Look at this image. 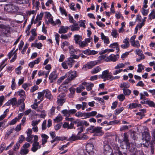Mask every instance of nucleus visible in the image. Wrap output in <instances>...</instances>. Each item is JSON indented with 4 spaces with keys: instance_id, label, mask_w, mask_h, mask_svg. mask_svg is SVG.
Masks as SVG:
<instances>
[{
    "instance_id": "f257e3e1",
    "label": "nucleus",
    "mask_w": 155,
    "mask_h": 155,
    "mask_svg": "<svg viewBox=\"0 0 155 155\" xmlns=\"http://www.w3.org/2000/svg\"><path fill=\"white\" fill-rule=\"evenodd\" d=\"M66 74L68 78L64 82V84H68L78 76V74L77 71H70Z\"/></svg>"
},
{
    "instance_id": "f03ea898",
    "label": "nucleus",
    "mask_w": 155,
    "mask_h": 155,
    "mask_svg": "<svg viewBox=\"0 0 155 155\" xmlns=\"http://www.w3.org/2000/svg\"><path fill=\"white\" fill-rule=\"evenodd\" d=\"M19 8L12 4L6 5L4 7L5 10L12 13H16L18 10Z\"/></svg>"
},
{
    "instance_id": "7ed1b4c3",
    "label": "nucleus",
    "mask_w": 155,
    "mask_h": 155,
    "mask_svg": "<svg viewBox=\"0 0 155 155\" xmlns=\"http://www.w3.org/2000/svg\"><path fill=\"white\" fill-rule=\"evenodd\" d=\"M109 74V70L104 71L102 72L101 74L99 75V78L103 79L104 81H105L107 80H110L111 74Z\"/></svg>"
},
{
    "instance_id": "20e7f679",
    "label": "nucleus",
    "mask_w": 155,
    "mask_h": 155,
    "mask_svg": "<svg viewBox=\"0 0 155 155\" xmlns=\"http://www.w3.org/2000/svg\"><path fill=\"white\" fill-rule=\"evenodd\" d=\"M79 56L75 55H71L70 57L66 60V63L70 68L72 67L75 61L73 59H78Z\"/></svg>"
},
{
    "instance_id": "39448f33",
    "label": "nucleus",
    "mask_w": 155,
    "mask_h": 155,
    "mask_svg": "<svg viewBox=\"0 0 155 155\" xmlns=\"http://www.w3.org/2000/svg\"><path fill=\"white\" fill-rule=\"evenodd\" d=\"M45 18L46 23V24H50L52 25H54V21L53 20V17L49 12H45Z\"/></svg>"
},
{
    "instance_id": "423d86ee",
    "label": "nucleus",
    "mask_w": 155,
    "mask_h": 155,
    "mask_svg": "<svg viewBox=\"0 0 155 155\" xmlns=\"http://www.w3.org/2000/svg\"><path fill=\"white\" fill-rule=\"evenodd\" d=\"M100 63L99 61H91L87 63L83 67V68L87 69H91L93 68L96 65L100 64Z\"/></svg>"
},
{
    "instance_id": "0eeeda50",
    "label": "nucleus",
    "mask_w": 155,
    "mask_h": 155,
    "mask_svg": "<svg viewBox=\"0 0 155 155\" xmlns=\"http://www.w3.org/2000/svg\"><path fill=\"white\" fill-rule=\"evenodd\" d=\"M112 150L109 145H104V153L105 155H112Z\"/></svg>"
},
{
    "instance_id": "6e6552de",
    "label": "nucleus",
    "mask_w": 155,
    "mask_h": 155,
    "mask_svg": "<svg viewBox=\"0 0 155 155\" xmlns=\"http://www.w3.org/2000/svg\"><path fill=\"white\" fill-rule=\"evenodd\" d=\"M119 58V56L117 55L111 54L107 57L105 59L106 62L112 61L115 62Z\"/></svg>"
},
{
    "instance_id": "1a4fd4ad",
    "label": "nucleus",
    "mask_w": 155,
    "mask_h": 155,
    "mask_svg": "<svg viewBox=\"0 0 155 155\" xmlns=\"http://www.w3.org/2000/svg\"><path fill=\"white\" fill-rule=\"evenodd\" d=\"M86 150L87 151L89 154L91 155L93 153V155H94V146L93 144L91 143H88L86 146Z\"/></svg>"
},
{
    "instance_id": "9d476101",
    "label": "nucleus",
    "mask_w": 155,
    "mask_h": 155,
    "mask_svg": "<svg viewBox=\"0 0 155 155\" xmlns=\"http://www.w3.org/2000/svg\"><path fill=\"white\" fill-rule=\"evenodd\" d=\"M118 142L123 145V144H125L127 147H130V144L129 142L128 137L127 135V134L124 133V137L123 140L121 141L119 139H118Z\"/></svg>"
},
{
    "instance_id": "9b49d317",
    "label": "nucleus",
    "mask_w": 155,
    "mask_h": 155,
    "mask_svg": "<svg viewBox=\"0 0 155 155\" xmlns=\"http://www.w3.org/2000/svg\"><path fill=\"white\" fill-rule=\"evenodd\" d=\"M6 106L12 105L13 107L17 105V99L15 97H13L9 100L5 104Z\"/></svg>"
},
{
    "instance_id": "f8f14e48",
    "label": "nucleus",
    "mask_w": 155,
    "mask_h": 155,
    "mask_svg": "<svg viewBox=\"0 0 155 155\" xmlns=\"http://www.w3.org/2000/svg\"><path fill=\"white\" fill-rule=\"evenodd\" d=\"M140 111L136 114L137 118L139 119H142L145 116L144 114L146 112V109H143L140 110Z\"/></svg>"
},
{
    "instance_id": "ddd939ff",
    "label": "nucleus",
    "mask_w": 155,
    "mask_h": 155,
    "mask_svg": "<svg viewBox=\"0 0 155 155\" xmlns=\"http://www.w3.org/2000/svg\"><path fill=\"white\" fill-rule=\"evenodd\" d=\"M57 78V75L56 74V72L55 71H53L50 74L49 78L50 80V82L52 83L54 81H55Z\"/></svg>"
},
{
    "instance_id": "4468645a",
    "label": "nucleus",
    "mask_w": 155,
    "mask_h": 155,
    "mask_svg": "<svg viewBox=\"0 0 155 155\" xmlns=\"http://www.w3.org/2000/svg\"><path fill=\"white\" fill-rule=\"evenodd\" d=\"M142 140L148 142L150 140V134L147 132H144L142 134Z\"/></svg>"
},
{
    "instance_id": "2eb2a0df",
    "label": "nucleus",
    "mask_w": 155,
    "mask_h": 155,
    "mask_svg": "<svg viewBox=\"0 0 155 155\" xmlns=\"http://www.w3.org/2000/svg\"><path fill=\"white\" fill-rule=\"evenodd\" d=\"M102 128V127H97L94 128L92 132L97 134V136L101 135L103 134L101 130Z\"/></svg>"
},
{
    "instance_id": "dca6fc26",
    "label": "nucleus",
    "mask_w": 155,
    "mask_h": 155,
    "mask_svg": "<svg viewBox=\"0 0 155 155\" xmlns=\"http://www.w3.org/2000/svg\"><path fill=\"white\" fill-rule=\"evenodd\" d=\"M43 0H32L33 7L35 8L36 10L39 9L40 7V1L41 2Z\"/></svg>"
},
{
    "instance_id": "f3484780",
    "label": "nucleus",
    "mask_w": 155,
    "mask_h": 155,
    "mask_svg": "<svg viewBox=\"0 0 155 155\" xmlns=\"http://www.w3.org/2000/svg\"><path fill=\"white\" fill-rule=\"evenodd\" d=\"M41 147L39 142H34L32 144V147L31 150L33 152H35L38 149H40Z\"/></svg>"
},
{
    "instance_id": "a211bd4d",
    "label": "nucleus",
    "mask_w": 155,
    "mask_h": 155,
    "mask_svg": "<svg viewBox=\"0 0 155 155\" xmlns=\"http://www.w3.org/2000/svg\"><path fill=\"white\" fill-rule=\"evenodd\" d=\"M82 84L85 86L87 91H91L92 90V87L94 85V84L91 82L87 83L86 82H84L82 83Z\"/></svg>"
},
{
    "instance_id": "6ab92c4d",
    "label": "nucleus",
    "mask_w": 155,
    "mask_h": 155,
    "mask_svg": "<svg viewBox=\"0 0 155 155\" xmlns=\"http://www.w3.org/2000/svg\"><path fill=\"white\" fill-rule=\"evenodd\" d=\"M45 94V97L50 100H51L53 98V96L51 92L48 89L43 90Z\"/></svg>"
},
{
    "instance_id": "aec40b11",
    "label": "nucleus",
    "mask_w": 155,
    "mask_h": 155,
    "mask_svg": "<svg viewBox=\"0 0 155 155\" xmlns=\"http://www.w3.org/2000/svg\"><path fill=\"white\" fill-rule=\"evenodd\" d=\"M69 28H71V31H78L79 30L80 28L78 24L76 23H75V24H73V25H70Z\"/></svg>"
},
{
    "instance_id": "412c9836",
    "label": "nucleus",
    "mask_w": 155,
    "mask_h": 155,
    "mask_svg": "<svg viewBox=\"0 0 155 155\" xmlns=\"http://www.w3.org/2000/svg\"><path fill=\"white\" fill-rule=\"evenodd\" d=\"M123 43L124 44L121 45V47L122 48L126 49L129 47L130 44L127 38L123 40Z\"/></svg>"
},
{
    "instance_id": "4be33fe9",
    "label": "nucleus",
    "mask_w": 155,
    "mask_h": 155,
    "mask_svg": "<svg viewBox=\"0 0 155 155\" xmlns=\"http://www.w3.org/2000/svg\"><path fill=\"white\" fill-rule=\"evenodd\" d=\"M128 106V108L130 109L136 108L137 107H141V104L137 103H130L129 105Z\"/></svg>"
},
{
    "instance_id": "5701e85b",
    "label": "nucleus",
    "mask_w": 155,
    "mask_h": 155,
    "mask_svg": "<svg viewBox=\"0 0 155 155\" xmlns=\"http://www.w3.org/2000/svg\"><path fill=\"white\" fill-rule=\"evenodd\" d=\"M101 39L103 40L104 43L105 44H108L110 43L109 39L108 37L105 36L103 32L101 34Z\"/></svg>"
},
{
    "instance_id": "b1692460",
    "label": "nucleus",
    "mask_w": 155,
    "mask_h": 155,
    "mask_svg": "<svg viewBox=\"0 0 155 155\" xmlns=\"http://www.w3.org/2000/svg\"><path fill=\"white\" fill-rule=\"evenodd\" d=\"M74 40L76 44H78L82 40V37L79 35H75L74 36Z\"/></svg>"
},
{
    "instance_id": "393cba45",
    "label": "nucleus",
    "mask_w": 155,
    "mask_h": 155,
    "mask_svg": "<svg viewBox=\"0 0 155 155\" xmlns=\"http://www.w3.org/2000/svg\"><path fill=\"white\" fill-rule=\"evenodd\" d=\"M69 27L68 26H62L59 28L58 32L60 34L65 33L67 31Z\"/></svg>"
},
{
    "instance_id": "a878e982",
    "label": "nucleus",
    "mask_w": 155,
    "mask_h": 155,
    "mask_svg": "<svg viewBox=\"0 0 155 155\" xmlns=\"http://www.w3.org/2000/svg\"><path fill=\"white\" fill-rule=\"evenodd\" d=\"M89 125V123L87 121L85 120L79 121L77 123V127L85 126L86 127L88 126Z\"/></svg>"
},
{
    "instance_id": "bb28decb",
    "label": "nucleus",
    "mask_w": 155,
    "mask_h": 155,
    "mask_svg": "<svg viewBox=\"0 0 155 155\" xmlns=\"http://www.w3.org/2000/svg\"><path fill=\"white\" fill-rule=\"evenodd\" d=\"M18 94L23 100H25L26 98L25 92L23 90H20L17 92Z\"/></svg>"
},
{
    "instance_id": "cd10ccee",
    "label": "nucleus",
    "mask_w": 155,
    "mask_h": 155,
    "mask_svg": "<svg viewBox=\"0 0 155 155\" xmlns=\"http://www.w3.org/2000/svg\"><path fill=\"white\" fill-rule=\"evenodd\" d=\"M41 137L42 139V145H44L47 142V140L48 138V136L47 135L42 134H41Z\"/></svg>"
},
{
    "instance_id": "c85d7f7f",
    "label": "nucleus",
    "mask_w": 155,
    "mask_h": 155,
    "mask_svg": "<svg viewBox=\"0 0 155 155\" xmlns=\"http://www.w3.org/2000/svg\"><path fill=\"white\" fill-rule=\"evenodd\" d=\"M101 68L100 66H98L92 70L91 73L93 74L100 72L101 70Z\"/></svg>"
},
{
    "instance_id": "c756f323",
    "label": "nucleus",
    "mask_w": 155,
    "mask_h": 155,
    "mask_svg": "<svg viewBox=\"0 0 155 155\" xmlns=\"http://www.w3.org/2000/svg\"><path fill=\"white\" fill-rule=\"evenodd\" d=\"M111 35L114 38H117L119 37V34L117 31L115 29H113L112 30Z\"/></svg>"
},
{
    "instance_id": "7c9ffc66",
    "label": "nucleus",
    "mask_w": 155,
    "mask_h": 155,
    "mask_svg": "<svg viewBox=\"0 0 155 155\" xmlns=\"http://www.w3.org/2000/svg\"><path fill=\"white\" fill-rule=\"evenodd\" d=\"M130 84L128 82H122L120 84L119 86L120 88H128L130 87Z\"/></svg>"
},
{
    "instance_id": "2f4dec72",
    "label": "nucleus",
    "mask_w": 155,
    "mask_h": 155,
    "mask_svg": "<svg viewBox=\"0 0 155 155\" xmlns=\"http://www.w3.org/2000/svg\"><path fill=\"white\" fill-rule=\"evenodd\" d=\"M80 139V137L78 135H76L72 134V135L69 138V141H75Z\"/></svg>"
},
{
    "instance_id": "473e14b6",
    "label": "nucleus",
    "mask_w": 155,
    "mask_h": 155,
    "mask_svg": "<svg viewBox=\"0 0 155 155\" xmlns=\"http://www.w3.org/2000/svg\"><path fill=\"white\" fill-rule=\"evenodd\" d=\"M72 33L70 32L67 34H62L61 35V38L64 39H67L69 38L71 36Z\"/></svg>"
},
{
    "instance_id": "72a5a7b5",
    "label": "nucleus",
    "mask_w": 155,
    "mask_h": 155,
    "mask_svg": "<svg viewBox=\"0 0 155 155\" xmlns=\"http://www.w3.org/2000/svg\"><path fill=\"white\" fill-rule=\"evenodd\" d=\"M123 94L125 96H129L131 93V90L128 88H123Z\"/></svg>"
},
{
    "instance_id": "f704fd0d",
    "label": "nucleus",
    "mask_w": 155,
    "mask_h": 155,
    "mask_svg": "<svg viewBox=\"0 0 155 155\" xmlns=\"http://www.w3.org/2000/svg\"><path fill=\"white\" fill-rule=\"evenodd\" d=\"M109 47L113 48H115L116 50H117V52L119 51V48L117 42H115L111 44L109 46Z\"/></svg>"
},
{
    "instance_id": "c9c22d12",
    "label": "nucleus",
    "mask_w": 155,
    "mask_h": 155,
    "mask_svg": "<svg viewBox=\"0 0 155 155\" xmlns=\"http://www.w3.org/2000/svg\"><path fill=\"white\" fill-rule=\"evenodd\" d=\"M57 103L58 104L59 106H62L65 101V99H60L57 98Z\"/></svg>"
},
{
    "instance_id": "e433bc0d",
    "label": "nucleus",
    "mask_w": 155,
    "mask_h": 155,
    "mask_svg": "<svg viewBox=\"0 0 155 155\" xmlns=\"http://www.w3.org/2000/svg\"><path fill=\"white\" fill-rule=\"evenodd\" d=\"M68 84H64L63 82V84L59 87L58 89V91H60L65 90L68 88V86H66L65 85Z\"/></svg>"
},
{
    "instance_id": "4c0bfd02",
    "label": "nucleus",
    "mask_w": 155,
    "mask_h": 155,
    "mask_svg": "<svg viewBox=\"0 0 155 155\" xmlns=\"http://www.w3.org/2000/svg\"><path fill=\"white\" fill-rule=\"evenodd\" d=\"M38 98L39 100H41V101H42L43 100V97H44V91H43L41 92H38Z\"/></svg>"
},
{
    "instance_id": "58836bf2",
    "label": "nucleus",
    "mask_w": 155,
    "mask_h": 155,
    "mask_svg": "<svg viewBox=\"0 0 155 155\" xmlns=\"http://www.w3.org/2000/svg\"><path fill=\"white\" fill-rule=\"evenodd\" d=\"M145 102L146 104H148L150 106L155 107V104L153 101L146 99Z\"/></svg>"
},
{
    "instance_id": "ea45409f",
    "label": "nucleus",
    "mask_w": 155,
    "mask_h": 155,
    "mask_svg": "<svg viewBox=\"0 0 155 155\" xmlns=\"http://www.w3.org/2000/svg\"><path fill=\"white\" fill-rule=\"evenodd\" d=\"M69 50V52L71 55H74L76 51L74 48L72 46H70L68 47Z\"/></svg>"
},
{
    "instance_id": "a19ab883",
    "label": "nucleus",
    "mask_w": 155,
    "mask_h": 155,
    "mask_svg": "<svg viewBox=\"0 0 155 155\" xmlns=\"http://www.w3.org/2000/svg\"><path fill=\"white\" fill-rule=\"evenodd\" d=\"M126 64V63H120L118 64L117 66L115 67V69H117L124 68Z\"/></svg>"
},
{
    "instance_id": "79ce46f5",
    "label": "nucleus",
    "mask_w": 155,
    "mask_h": 155,
    "mask_svg": "<svg viewBox=\"0 0 155 155\" xmlns=\"http://www.w3.org/2000/svg\"><path fill=\"white\" fill-rule=\"evenodd\" d=\"M43 13L41 12L40 14L39 15H38L35 19V21L34 22V24L36 23V21H38L42 20V17L43 16Z\"/></svg>"
},
{
    "instance_id": "37998d69",
    "label": "nucleus",
    "mask_w": 155,
    "mask_h": 155,
    "mask_svg": "<svg viewBox=\"0 0 155 155\" xmlns=\"http://www.w3.org/2000/svg\"><path fill=\"white\" fill-rule=\"evenodd\" d=\"M15 1L17 3L24 4L28 3L29 0H16Z\"/></svg>"
},
{
    "instance_id": "c03bdc74",
    "label": "nucleus",
    "mask_w": 155,
    "mask_h": 155,
    "mask_svg": "<svg viewBox=\"0 0 155 155\" xmlns=\"http://www.w3.org/2000/svg\"><path fill=\"white\" fill-rule=\"evenodd\" d=\"M63 117L60 114L58 115L57 117L54 119V121L56 123H58L62 120Z\"/></svg>"
},
{
    "instance_id": "a18cd8bd",
    "label": "nucleus",
    "mask_w": 155,
    "mask_h": 155,
    "mask_svg": "<svg viewBox=\"0 0 155 155\" xmlns=\"http://www.w3.org/2000/svg\"><path fill=\"white\" fill-rule=\"evenodd\" d=\"M113 149L117 150L119 155H122V153L119 150V148L117 144H114L113 145Z\"/></svg>"
},
{
    "instance_id": "49530a36",
    "label": "nucleus",
    "mask_w": 155,
    "mask_h": 155,
    "mask_svg": "<svg viewBox=\"0 0 155 155\" xmlns=\"http://www.w3.org/2000/svg\"><path fill=\"white\" fill-rule=\"evenodd\" d=\"M31 46L36 47L37 48L40 49L42 46V45L41 43H32Z\"/></svg>"
},
{
    "instance_id": "de8ad7c7",
    "label": "nucleus",
    "mask_w": 155,
    "mask_h": 155,
    "mask_svg": "<svg viewBox=\"0 0 155 155\" xmlns=\"http://www.w3.org/2000/svg\"><path fill=\"white\" fill-rule=\"evenodd\" d=\"M61 113L64 116L69 117L70 116L69 110L67 109H64L61 111Z\"/></svg>"
},
{
    "instance_id": "09e8293b",
    "label": "nucleus",
    "mask_w": 155,
    "mask_h": 155,
    "mask_svg": "<svg viewBox=\"0 0 155 155\" xmlns=\"http://www.w3.org/2000/svg\"><path fill=\"white\" fill-rule=\"evenodd\" d=\"M78 44L79 45L80 47L81 48H84L85 47L87 46L88 45V44L87 43V42L84 41H81Z\"/></svg>"
},
{
    "instance_id": "8fccbe9b",
    "label": "nucleus",
    "mask_w": 155,
    "mask_h": 155,
    "mask_svg": "<svg viewBox=\"0 0 155 155\" xmlns=\"http://www.w3.org/2000/svg\"><path fill=\"white\" fill-rule=\"evenodd\" d=\"M7 60V58H6L4 60H3L1 62L0 65V70L2 71V69L5 67L6 65V64L4 65L5 62H6Z\"/></svg>"
},
{
    "instance_id": "3c124183",
    "label": "nucleus",
    "mask_w": 155,
    "mask_h": 155,
    "mask_svg": "<svg viewBox=\"0 0 155 155\" xmlns=\"http://www.w3.org/2000/svg\"><path fill=\"white\" fill-rule=\"evenodd\" d=\"M34 135H27V137L26 138V140L28 142L32 143V139L33 138Z\"/></svg>"
},
{
    "instance_id": "603ef678",
    "label": "nucleus",
    "mask_w": 155,
    "mask_h": 155,
    "mask_svg": "<svg viewBox=\"0 0 155 155\" xmlns=\"http://www.w3.org/2000/svg\"><path fill=\"white\" fill-rule=\"evenodd\" d=\"M135 51L136 54L139 56H144L141 50L138 49H137Z\"/></svg>"
},
{
    "instance_id": "864d4df0",
    "label": "nucleus",
    "mask_w": 155,
    "mask_h": 155,
    "mask_svg": "<svg viewBox=\"0 0 155 155\" xmlns=\"http://www.w3.org/2000/svg\"><path fill=\"white\" fill-rule=\"evenodd\" d=\"M14 130V128L13 127H11L9 129L6 133V136H8L10 135L11 133H13Z\"/></svg>"
},
{
    "instance_id": "5fc2aeb1",
    "label": "nucleus",
    "mask_w": 155,
    "mask_h": 155,
    "mask_svg": "<svg viewBox=\"0 0 155 155\" xmlns=\"http://www.w3.org/2000/svg\"><path fill=\"white\" fill-rule=\"evenodd\" d=\"M15 79L13 78L12 81L11 88L12 90H15L16 87V84L15 82Z\"/></svg>"
},
{
    "instance_id": "6e6d98bb",
    "label": "nucleus",
    "mask_w": 155,
    "mask_h": 155,
    "mask_svg": "<svg viewBox=\"0 0 155 155\" xmlns=\"http://www.w3.org/2000/svg\"><path fill=\"white\" fill-rule=\"evenodd\" d=\"M117 98L120 101H122L125 99V97L123 94H120L117 96Z\"/></svg>"
},
{
    "instance_id": "4d7b16f0",
    "label": "nucleus",
    "mask_w": 155,
    "mask_h": 155,
    "mask_svg": "<svg viewBox=\"0 0 155 155\" xmlns=\"http://www.w3.org/2000/svg\"><path fill=\"white\" fill-rule=\"evenodd\" d=\"M124 109L123 107H121L119 109H117L115 110V114L116 115H118L121 113Z\"/></svg>"
},
{
    "instance_id": "13d9d810",
    "label": "nucleus",
    "mask_w": 155,
    "mask_h": 155,
    "mask_svg": "<svg viewBox=\"0 0 155 155\" xmlns=\"http://www.w3.org/2000/svg\"><path fill=\"white\" fill-rule=\"evenodd\" d=\"M18 119L15 117L14 119H12L11 121L9 122L8 123V124L10 125H13L15 124L17 122V121L18 120Z\"/></svg>"
},
{
    "instance_id": "bf43d9fd",
    "label": "nucleus",
    "mask_w": 155,
    "mask_h": 155,
    "mask_svg": "<svg viewBox=\"0 0 155 155\" xmlns=\"http://www.w3.org/2000/svg\"><path fill=\"white\" fill-rule=\"evenodd\" d=\"M25 137L23 135H21L19 137L18 141L17 142V143H18L20 144V143H21L23 141L25 140Z\"/></svg>"
},
{
    "instance_id": "052dcab7",
    "label": "nucleus",
    "mask_w": 155,
    "mask_h": 155,
    "mask_svg": "<svg viewBox=\"0 0 155 155\" xmlns=\"http://www.w3.org/2000/svg\"><path fill=\"white\" fill-rule=\"evenodd\" d=\"M59 9L62 15H65V16H67V14L65 9L61 7Z\"/></svg>"
},
{
    "instance_id": "680f3d73",
    "label": "nucleus",
    "mask_w": 155,
    "mask_h": 155,
    "mask_svg": "<svg viewBox=\"0 0 155 155\" xmlns=\"http://www.w3.org/2000/svg\"><path fill=\"white\" fill-rule=\"evenodd\" d=\"M150 18H155V11L154 10H153L149 15Z\"/></svg>"
},
{
    "instance_id": "e2e57ef3",
    "label": "nucleus",
    "mask_w": 155,
    "mask_h": 155,
    "mask_svg": "<svg viewBox=\"0 0 155 155\" xmlns=\"http://www.w3.org/2000/svg\"><path fill=\"white\" fill-rule=\"evenodd\" d=\"M67 77V75L65 74L64 75L61 77L57 81V83L58 84L61 83L62 81Z\"/></svg>"
},
{
    "instance_id": "0e129e2a",
    "label": "nucleus",
    "mask_w": 155,
    "mask_h": 155,
    "mask_svg": "<svg viewBox=\"0 0 155 155\" xmlns=\"http://www.w3.org/2000/svg\"><path fill=\"white\" fill-rule=\"evenodd\" d=\"M22 68L21 66H19L17 68L15 69V71L16 74H20L21 73V70Z\"/></svg>"
},
{
    "instance_id": "69168bd1",
    "label": "nucleus",
    "mask_w": 155,
    "mask_h": 155,
    "mask_svg": "<svg viewBox=\"0 0 155 155\" xmlns=\"http://www.w3.org/2000/svg\"><path fill=\"white\" fill-rule=\"evenodd\" d=\"M79 22L80 23L79 26L80 27H83L84 28H86V26L85 25V23L86 22V21L85 20L82 21L80 20L79 21Z\"/></svg>"
},
{
    "instance_id": "338daca9",
    "label": "nucleus",
    "mask_w": 155,
    "mask_h": 155,
    "mask_svg": "<svg viewBox=\"0 0 155 155\" xmlns=\"http://www.w3.org/2000/svg\"><path fill=\"white\" fill-rule=\"evenodd\" d=\"M138 68L137 70V72H141L142 70H144V66L141 64H139L138 65Z\"/></svg>"
},
{
    "instance_id": "774afa93",
    "label": "nucleus",
    "mask_w": 155,
    "mask_h": 155,
    "mask_svg": "<svg viewBox=\"0 0 155 155\" xmlns=\"http://www.w3.org/2000/svg\"><path fill=\"white\" fill-rule=\"evenodd\" d=\"M28 151H29L28 150L27 148H24L23 149H21V154H26L28 153Z\"/></svg>"
}]
</instances>
